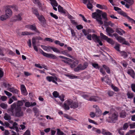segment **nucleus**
Segmentation results:
<instances>
[{
    "label": "nucleus",
    "mask_w": 135,
    "mask_h": 135,
    "mask_svg": "<svg viewBox=\"0 0 135 135\" xmlns=\"http://www.w3.org/2000/svg\"><path fill=\"white\" fill-rule=\"evenodd\" d=\"M16 104L14 103L11 106V108L8 109V112L11 115L15 117H20L23 115V113L21 110V107H16Z\"/></svg>",
    "instance_id": "obj_1"
},
{
    "label": "nucleus",
    "mask_w": 135,
    "mask_h": 135,
    "mask_svg": "<svg viewBox=\"0 0 135 135\" xmlns=\"http://www.w3.org/2000/svg\"><path fill=\"white\" fill-rule=\"evenodd\" d=\"M70 106L71 108H77L78 107V102L77 101H73L71 99H68L65 101L62 107L65 110H68L70 109Z\"/></svg>",
    "instance_id": "obj_2"
},
{
    "label": "nucleus",
    "mask_w": 135,
    "mask_h": 135,
    "mask_svg": "<svg viewBox=\"0 0 135 135\" xmlns=\"http://www.w3.org/2000/svg\"><path fill=\"white\" fill-rule=\"evenodd\" d=\"M109 117L107 120L108 122L110 123L114 122L117 120L118 118V113L113 110H110L109 114Z\"/></svg>",
    "instance_id": "obj_3"
},
{
    "label": "nucleus",
    "mask_w": 135,
    "mask_h": 135,
    "mask_svg": "<svg viewBox=\"0 0 135 135\" xmlns=\"http://www.w3.org/2000/svg\"><path fill=\"white\" fill-rule=\"evenodd\" d=\"M81 96L84 99L90 101L96 102L100 100L101 99L98 97L95 96H91L89 93L83 92L81 94Z\"/></svg>",
    "instance_id": "obj_4"
},
{
    "label": "nucleus",
    "mask_w": 135,
    "mask_h": 135,
    "mask_svg": "<svg viewBox=\"0 0 135 135\" xmlns=\"http://www.w3.org/2000/svg\"><path fill=\"white\" fill-rule=\"evenodd\" d=\"M100 36L102 39L106 40L108 42L109 44L112 45H113L114 44V41L112 39L108 38L102 33H100Z\"/></svg>",
    "instance_id": "obj_5"
},
{
    "label": "nucleus",
    "mask_w": 135,
    "mask_h": 135,
    "mask_svg": "<svg viewBox=\"0 0 135 135\" xmlns=\"http://www.w3.org/2000/svg\"><path fill=\"white\" fill-rule=\"evenodd\" d=\"M4 85L5 87L7 88V90L9 91L12 92L13 93L17 94L18 90H17L12 87H11V85L8 84H4Z\"/></svg>",
    "instance_id": "obj_6"
},
{
    "label": "nucleus",
    "mask_w": 135,
    "mask_h": 135,
    "mask_svg": "<svg viewBox=\"0 0 135 135\" xmlns=\"http://www.w3.org/2000/svg\"><path fill=\"white\" fill-rule=\"evenodd\" d=\"M88 65V63L87 62H84L83 65L80 64L78 65L77 68L74 69V70L75 71H77L80 70H84L87 68Z\"/></svg>",
    "instance_id": "obj_7"
},
{
    "label": "nucleus",
    "mask_w": 135,
    "mask_h": 135,
    "mask_svg": "<svg viewBox=\"0 0 135 135\" xmlns=\"http://www.w3.org/2000/svg\"><path fill=\"white\" fill-rule=\"evenodd\" d=\"M102 12V11L99 9H97L96 12L92 13V17L93 18L96 19L99 18H100L101 17V15Z\"/></svg>",
    "instance_id": "obj_8"
},
{
    "label": "nucleus",
    "mask_w": 135,
    "mask_h": 135,
    "mask_svg": "<svg viewBox=\"0 0 135 135\" xmlns=\"http://www.w3.org/2000/svg\"><path fill=\"white\" fill-rule=\"evenodd\" d=\"M46 79L49 82H50L52 81L55 84H58L56 82L58 80V78L56 76H47L46 77Z\"/></svg>",
    "instance_id": "obj_9"
},
{
    "label": "nucleus",
    "mask_w": 135,
    "mask_h": 135,
    "mask_svg": "<svg viewBox=\"0 0 135 135\" xmlns=\"http://www.w3.org/2000/svg\"><path fill=\"white\" fill-rule=\"evenodd\" d=\"M40 52L44 56L47 57L51 58L53 59H56V56L52 54H48L44 52L42 50H41Z\"/></svg>",
    "instance_id": "obj_10"
},
{
    "label": "nucleus",
    "mask_w": 135,
    "mask_h": 135,
    "mask_svg": "<svg viewBox=\"0 0 135 135\" xmlns=\"http://www.w3.org/2000/svg\"><path fill=\"white\" fill-rule=\"evenodd\" d=\"M92 38L96 42H98L100 46L103 45V44L100 40V37L98 36L95 34L92 35Z\"/></svg>",
    "instance_id": "obj_11"
},
{
    "label": "nucleus",
    "mask_w": 135,
    "mask_h": 135,
    "mask_svg": "<svg viewBox=\"0 0 135 135\" xmlns=\"http://www.w3.org/2000/svg\"><path fill=\"white\" fill-rule=\"evenodd\" d=\"M106 31L107 35L110 37L113 36V35L112 33H113L114 32V30L110 27H108L106 28Z\"/></svg>",
    "instance_id": "obj_12"
},
{
    "label": "nucleus",
    "mask_w": 135,
    "mask_h": 135,
    "mask_svg": "<svg viewBox=\"0 0 135 135\" xmlns=\"http://www.w3.org/2000/svg\"><path fill=\"white\" fill-rule=\"evenodd\" d=\"M32 1L34 3L38 4L41 10H43L45 9V7L43 4H41L39 0H32Z\"/></svg>",
    "instance_id": "obj_13"
},
{
    "label": "nucleus",
    "mask_w": 135,
    "mask_h": 135,
    "mask_svg": "<svg viewBox=\"0 0 135 135\" xmlns=\"http://www.w3.org/2000/svg\"><path fill=\"white\" fill-rule=\"evenodd\" d=\"M21 89L22 94L25 95H27V92L25 85H21Z\"/></svg>",
    "instance_id": "obj_14"
},
{
    "label": "nucleus",
    "mask_w": 135,
    "mask_h": 135,
    "mask_svg": "<svg viewBox=\"0 0 135 135\" xmlns=\"http://www.w3.org/2000/svg\"><path fill=\"white\" fill-rule=\"evenodd\" d=\"M51 1V3L53 9L55 11H57V8L55 7L58 6V4L55 0H50Z\"/></svg>",
    "instance_id": "obj_15"
},
{
    "label": "nucleus",
    "mask_w": 135,
    "mask_h": 135,
    "mask_svg": "<svg viewBox=\"0 0 135 135\" xmlns=\"http://www.w3.org/2000/svg\"><path fill=\"white\" fill-rule=\"evenodd\" d=\"M101 80L103 82L104 81L109 85H110L111 83L110 80L108 77L106 76H105L104 78H102Z\"/></svg>",
    "instance_id": "obj_16"
},
{
    "label": "nucleus",
    "mask_w": 135,
    "mask_h": 135,
    "mask_svg": "<svg viewBox=\"0 0 135 135\" xmlns=\"http://www.w3.org/2000/svg\"><path fill=\"white\" fill-rule=\"evenodd\" d=\"M64 75L71 79H78L79 78L78 76L74 75L72 74H65Z\"/></svg>",
    "instance_id": "obj_17"
},
{
    "label": "nucleus",
    "mask_w": 135,
    "mask_h": 135,
    "mask_svg": "<svg viewBox=\"0 0 135 135\" xmlns=\"http://www.w3.org/2000/svg\"><path fill=\"white\" fill-rule=\"evenodd\" d=\"M5 15L8 18L10 17L12 15V11L11 9H7L6 11Z\"/></svg>",
    "instance_id": "obj_18"
},
{
    "label": "nucleus",
    "mask_w": 135,
    "mask_h": 135,
    "mask_svg": "<svg viewBox=\"0 0 135 135\" xmlns=\"http://www.w3.org/2000/svg\"><path fill=\"white\" fill-rule=\"evenodd\" d=\"M41 46L42 49L45 51L48 52L51 51V47L50 46H46L44 45H41Z\"/></svg>",
    "instance_id": "obj_19"
},
{
    "label": "nucleus",
    "mask_w": 135,
    "mask_h": 135,
    "mask_svg": "<svg viewBox=\"0 0 135 135\" xmlns=\"http://www.w3.org/2000/svg\"><path fill=\"white\" fill-rule=\"evenodd\" d=\"M96 6L98 8L101 9H104L106 10L107 9V7L104 4L102 5L99 4H97L96 5Z\"/></svg>",
    "instance_id": "obj_20"
},
{
    "label": "nucleus",
    "mask_w": 135,
    "mask_h": 135,
    "mask_svg": "<svg viewBox=\"0 0 135 135\" xmlns=\"http://www.w3.org/2000/svg\"><path fill=\"white\" fill-rule=\"evenodd\" d=\"M62 61L68 65H70L71 64V62H74V60L70 59L67 58L65 60H62Z\"/></svg>",
    "instance_id": "obj_21"
},
{
    "label": "nucleus",
    "mask_w": 135,
    "mask_h": 135,
    "mask_svg": "<svg viewBox=\"0 0 135 135\" xmlns=\"http://www.w3.org/2000/svg\"><path fill=\"white\" fill-rule=\"evenodd\" d=\"M116 32L120 35H123V34L125 33V32L121 29L117 28L115 30Z\"/></svg>",
    "instance_id": "obj_22"
},
{
    "label": "nucleus",
    "mask_w": 135,
    "mask_h": 135,
    "mask_svg": "<svg viewBox=\"0 0 135 135\" xmlns=\"http://www.w3.org/2000/svg\"><path fill=\"white\" fill-rule=\"evenodd\" d=\"M37 17L39 21L41 22H44L45 21V19L44 16L42 15H38Z\"/></svg>",
    "instance_id": "obj_23"
},
{
    "label": "nucleus",
    "mask_w": 135,
    "mask_h": 135,
    "mask_svg": "<svg viewBox=\"0 0 135 135\" xmlns=\"http://www.w3.org/2000/svg\"><path fill=\"white\" fill-rule=\"evenodd\" d=\"M17 124L16 122H14L13 124V126L9 127V128L11 129H16L17 131L18 130V128L17 127Z\"/></svg>",
    "instance_id": "obj_24"
},
{
    "label": "nucleus",
    "mask_w": 135,
    "mask_h": 135,
    "mask_svg": "<svg viewBox=\"0 0 135 135\" xmlns=\"http://www.w3.org/2000/svg\"><path fill=\"white\" fill-rule=\"evenodd\" d=\"M26 27L27 28L32 30H35L36 29L35 25H28L26 26Z\"/></svg>",
    "instance_id": "obj_25"
},
{
    "label": "nucleus",
    "mask_w": 135,
    "mask_h": 135,
    "mask_svg": "<svg viewBox=\"0 0 135 135\" xmlns=\"http://www.w3.org/2000/svg\"><path fill=\"white\" fill-rule=\"evenodd\" d=\"M102 114V111L100 109L95 110V116L97 117H99Z\"/></svg>",
    "instance_id": "obj_26"
},
{
    "label": "nucleus",
    "mask_w": 135,
    "mask_h": 135,
    "mask_svg": "<svg viewBox=\"0 0 135 135\" xmlns=\"http://www.w3.org/2000/svg\"><path fill=\"white\" fill-rule=\"evenodd\" d=\"M78 61H74V62H71V64L70 65V67L71 68H73L75 66L78 65Z\"/></svg>",
    "instance_id": "obj_27"
},
{
    "label": "nucleus",
    "mask_w": 135,
    "mask_h": 135,
    "mask_svg": "<svg viewBox=\"0 0 135 135\" xmlns=\"http://www.w3.org/2000/svg\"><path fill=\"white\" fill-rule=\"evenodd\" d=\"M8 17L5 15H1L0 16V20L2 21H4L7 20Z\"/></svg>",
    "instance_id": "obj_28"
},
{
    "label": "nucleus",
    "mask_w": 135,
    "mask_h": 135,
    "mask_svg": "<svg viewBox=\"0 0 135 135\" xmlns=\"http://www.w3.org/2000/svg\"><path fill=\"white\" fill-rule=\"evenodd\" d=\"M58 11L59 12L63 13H65L66 12L65 10L63 9L62 7L59 5L58 7Z\"/></svg>",
    "instance_id": "obj_29"
},
{
    "label": "nucleus",
    "mask_w": 135,
    "mask_h": 135,
    "mask_svg": "<svg viewBox=\"0 0 135 135\" xmlns=\"http://www.w3.org/2000/svg\"><path fill=\"white\" fill-rule=\"evenodd\" d=\"M127 73L130 75L133 78H134V71L132 69H129L127 71Z\"/></svg>",
    "instance_id": "obj_30"
},
{
    "label": "nucleus",
    "mask_w": 135,
    "mask_h": 135,
    "mask_svg": "<svg viewBox=\"0 0 135 135\" xmlns=\"http://www.w3.org/2000/svg\"><path fill=\"white\" fill-rule=\"evenodd\" d=\"M22 19V18L20 14L16 15L14 17V20L15 21H20Z\"/></svg>",
    "instance_id": "obj_31"
},
{
    "label": "nucleus",
    "mask_w": 135,
    "mask_h": 135,
    "mask_svg": "<svg viewBox=\"0 0 135 135\" xmlns=\"http://www.w3.org/2000/svg\"><path fill=\"white\" fill-rule=\"evenodd\" d=\"M102 133L104 135H112L110 133L106 131L103 129H102Z\"/></svg>",
    "instance_id": "obj_32"
},
{
    "label": "nucleus",
    "mask_w": 135,
    "mask_h": 135,
    "mask_svg": "<svg viewBox=\"0 0 135 135\" xmlns=\"http://www.w3.org/2000/svg\"><path fill=\"white\" fill-rule=\"evenodd\" d=\"M124 38L122 37L119 36L117 38V40L120 42L122 43L124 41Z\"/></svg>",
    "instance_id": "obj_33"
},
{
    "label": "nucleus",
    "mask_w": 135,
    "mask_h": 135,
    "mask_svg": "<svg viewBox=\"0 0 135 135\" xmlns=\"http://www.w3.org/2000/svg\"><path fill=\"white\" fill-rule=\"evenodd\" d=\"M105 25L106 26H110L111 27H113L114 25V24L112 23L111 21L105 22Z\"/></svg>",
    "instance_id": "obj_34"
},
{
    "label": "nucleus",
    "mask_w": 135,
    "mask_h": 135,
    "mask_svg": "<svg viewBox=\"0 0 135 135\" xmlns=\"http://www.w3.org/2000/svg\"><path fill=\"white\" fill-rule=\"evenodd\" d=\"M120 117L121 118H124L126 116V113L125 112L122 110L120 114Z\"/></svg>",
    "instance_id": "obj_35"
},
{
    "label": "nucleus",
    "mask_w": 135,
    "mask_h": 135,
    "mask_svg": "<svg viewBox=\"0 0 135 135\" xmlns=\"http://www.w3.org/2000/svg\"><path fill=\"white\" fill-rule=\"evenodd\" d=\"M4 118L5 120H8L11 119V117L9 115L6 113L4 114Z\"/></svg>",
    "instance_id": "obj_36"
},
{
    "label": "nucleus",
    "mask_w": 135,
    "mask_h": 135,
    "mask_svg": "<svg viewBox=\"0 0 135 135\" xmlns=\"http://www.w3.org/2000/svg\"><path fill=\"white\" fill-rule=\"evenodd\" d=\"M51 49L53 51L57 53H60V51L57 48L54 47H51Z\"/></svg>",
    "instance_id": "obj_37"
},
{
    "label": "nucleus",
    "mask_w": 135,
    "mask_h": 135,
    "mask_svg": "<svg viewBox=\"0 0 135 135\" xmlns=\"http://www.w3.org/2000/svg\"><path fill=\"white\" fill-rule=\"evenodd\" d=\"M23 105V103L22 101L18 100L17 101L16 105H17V107H20L22 106Z\"/></svg>",
    "instance_id": "obj_38"
},
{
    "label": "nucleus",
    "mask_w": 135,
    "mask_h": 135,
    "mask_svg": "<svg viewBox=\"0 0 135 135\" xmlns=\"http://www.w3.org/2000/svg\"><path fill=\"white\" fill-rule=\"evenodd\" d=\"M101 15L103 18L105 20H108L107 18V14L105 12H102Z\"/></svg>",
    "instance_id": "obj_39"
},
{
    "label": "nucleus",
    "mask_w": 135,
    "mask_h": 135,
    "mask_svg": "<svg viewBox=\"0 0 135 135\" xmlns=\"http://www.w3.org/2000/svg\"><path fill=\"white\" fill-rule=\"evenodd\" d=\"M96 20L98 22V23L101 25L103 24V22L102 20V18L101 17L100 18H99L96 19Z\"/></svg>",
    "instance_id": "obj_40"
},
{
    "label": "nucleus",
    "mask_w": 135,
    "mask_h": 135,
    "mask_svg": "<svg viewBox=\"0 0 135 135\" xmlns=\"http://www.w3.org/2000/svg\"><path fill=\"white\" fill-rule=\"evenodd\" d=\"M6 51V50L3 48L0 49V55L2 56H4V53Z\"/></svg>",
    "instance_id": "obj_41"
},
{
    "label": "nucleus",
    "mask_w": 135,
    "mask_h": 135,
    "mask_svg": "<svg viewBox=\"0 0 135 135\" xmlns=\"http://www.w3.org/2000/svg\"><path fill=\"white\" fill-rule=\"evenodd\" d=\"M33 33H31L27 31H25L22 32L21 33V35H32Z\"/></svg>",
    "instance_id": "obj_42"
},
{
    "label": "nucleus",
    "mask_w": 135,
    "mask_h": 135,
    "mask_svg": "<svg viewBox=\"0 0 135 135\" xmlns=\"http://www.w3.org/2000/svg\"><path fill=\"white\" fill-rule=\"evenodd\" d=\"M62 53L65 55H66L71 58L72 57L68 53L66 50H65L62 51Z\"/></svg>",
    "instance_id": "obj_43"
},
{
    "label": "nucleus",
    "mask_w": 135,
    "mask_h": 135,
    "mask_svg": "<svg viewBox=\"0 0 135 135\" xmlns=\"http://www.w3.org/2000/svg\"><path fill=\"white\" fill-rule=\"evenodd\" d=\"M0 106L3 109H6L7 108V105L5 103H2L1 104Z\"/></svg>",
    "instance_id": "obj_44"
},
{
    "label": "nucleus",
    "mask_w": 135,
    "mask_h": 135,
    "mask_svg": "<svg viewBox=\"0 0 135 135\" xmlns=\"http://www.w3.org/2000/svg\"><path fill=\"white\" fill-rule=\"evenodd\" d=\"M52 94L53 96L55 98L58 97L59 96V94L57 91H54Z\"/></svg>",
    "instance_id": "obj_45"
},
{
    "label": "nucleus",
    "mask_w": 135,
    "mask_h": 135,
    "mask_svg": "<svg viewBox=\"0 0 135 135\" xmlns=\"http://www.w3.org/2000/svg\"><path fill=\"white\" fill-rule=\"evenodd\" d=\"M32 11L33 14H34L37 17L39 13L37 9H34L32 10Z\"/></svg>",
    "instance_id": "obj_46"
},
{
    "label": "nucleus",
    "mask_w": 135,
    "mask_h": 135,
    "mask_svg": "<svg viewBox=\"0 0 135 135\" xmlns=\"http://www.w3.org/2000/svg\"><path fill=\"white\" fill-rule=\"evenodd\" d=\"M127 3L130 4V5H132L134 3L133 0H124Z\"/></svg>",
    "instance_id": "obj_47"
},
{
    "label": "nucleus",
    "mask_w": 135,
    "mask_h": 135,
    "mask_svg": "<svg viewBox=\"0 0 135 135\" xmlns=\"http://www.w3.org/2000/svg\"><path fill=\"white\" fill-rule=\"evenodd\" d=\"M114 9L115 11H117L119 14L122 11L121 9L118 7L114 6Z\"/></svg>",
    "instance_id": "obj_48"
},
{
    "label": "nucleus",
    "mask_w": 135,
    "mask_h": 135,
    "mask_svg": "<svg viewBox=\"0 0 135 135\" xmlns=\"http://www.w3.org/2000/svg\"><path fill=\"white\" fill-rule=\"evenodd\" d=\"M91 65L92 66L95 68L96 69H99V67L98 65L97 64L92 63Z\"/></svg>",
    "instance_id": "obj_49"
},
{
    "label": "nucleus",
    "mask_w": 135,
    "mask_h": 135,
    "mask_svg": "<svg viewBox=\"0 0 135 135\" xmlns=\"http://www.w3.org/2000/svg\"><path fill=\"white\" fill-rule=\"evenodd\" d=\"M57 134L58 135H65L64 133L58 129H57Z\"/></svg>",
    "instance_id": "obj_50"
},
{
    "label": "nucleus",
    "mask_w": 135,
    "mask_h": 135,
    "mask_svg": "<svg viewBox=\"0 0 135 135\" xmlns=\"http://www.w3.org/2000/svg\"><path fill=\"white\" fill-rule=\"evenodd\" d=\"M103 67L104 68V69L106 70L107 72L108 73H110V70L109 69V68L106 66L105 65H103Z\"/></svg>",
    "instance_id": "obj_51"
},
{
    "label": "nucleus",
    "mask_w": 135,
    "mask_h": 135,
    "mask_svg": "<svg viewBox=\"0 0 135 135\" xmlns=\"http://www.w3.org/2000/svg\"><path fill=\"white\" fill-rule=\"evenodd\" d=\"M120 53L122 56H123L124 57H126L127 56V53L124 51L121 52H120Z\"/></svg>",
    "instance_id": "obj_52"
},
{
    "label": "nucleus",
    "mask_w": 135,
    "mask_h": 135,
    "mask_svg": "<svg viewBox=\"0 0 135 135\" xmlns=\"http://www.w3.org/2000/svg\"><path fill=\"white\" fill-rule=\"evenodd\" d=\"M50 15L52 17L55 18L56 19H58V17L56 15L52 13H50Z\"/></svg>",
    "instance_id": "obj_53"
},
{
    "label": "nucleus",
    "mask_w": 135,
    "mask_h": 135,
    "mask_svg": "<svg viewBox=\"0 0 135 135\" xmlns=\"http://www.w3.org/2000/svg\"><path fill=\"white\" fill-rule=\"evenodd\" d=\"M82 31L83 32V33L84 35L85 36H86V35H87L88 34H89V31H87L84 29H83Z\"/></svg>",
    "instance_id": "obj_54"
},
{
    "label": "nucleus",
    "mask_w": 135,
    "mask_h": 135,
    "mask_svg": "<svg viewBox=\"0 0 135 135\" xmlns=\"http://www.w3.org/2000/svg\"><path fill=\"white\" fill-rule=\"evenodd\" d=\"M127 95L128 98H132L133 96V94L129 92H128Z\"/></svg>",
    "instance_id": "obj_55"
},
{
    "label": "nucleus",
    "mask_w": 135,
    "mask_h": 135,
    "mask_svg": "<svg viewBox=\"0 0 135 135\" xmlns=\"http://www.w3.org/2000/svg\"><path fill=\"white\" fill-rule=\"evenodd\" d=\"M83 3L84 4H86L88 2V3H93V0H83Z\"/></svg>",
    "instance_id": "obj_56"
},
{
    "label": "nucleus",
    "mask_w": 135,
    "mask_h": 135,
    "mask_svg": "<svg viewBox=\"0 0 135 135\" xmlns=\"http://www.w3.org/2000/svg\"><path fill=\"white\" fill-rule=\"evenodd\" d=\"M92 3H88L87 5V8L90 9H91L93 8V6L91 4Z\"/></svg>",
    "instance_id": "obj_57"
},
{
    "label": "nucleus",
    "mask_w": 135,
    "mask_h": 135,
    "mask_svg": "<svg viewBox=\"0 0 135 135\" xmlns=\"http://www.w3.org/2000/svg\"><path fill=\"white\" fill-rule=\"evenodd\" d=\"M119 46L120 45L119 44H117L114 47V48L117 51H120Z\"/></svg>",
    "instance_id": "obj_58"
},
{
    "label": "nucleus",
    "mask_w": 135,
    "mask_h": 135,
    "mask_svg": "<svg viewBox=\"0 0 135 135\" xmlns=\"http://www.w3.org/2000/svg\"><path fill=\"white\" fill-rule=\"evenodd\" d=\"M64 95L63 94H62L60 96H59L58 98H60V99L61 101L62 102H63L64 100Z\"/></svg>",
    "instance_id": "obj_59"
},
{
    "label": "nucleus",
    "mask_w": 135,
    "mask_h": 135,
    "mask_svg": "<svg viewBox=\"0 0 135 135\" xmlns=\"http://www.w3.org/2000/svg\"><path fill=\"white\" fill-rule=\"evenodd\" d=\"M4 92L6 94L8 97H11L12 95L11 93L7 91L4 90Z\"/></svg>",
    "instance_id": "obj_60"
},
{
    "label": "nucleus",
    "mask_w": 135,
    "mask_h": 135,
    "mask_svg": "<svg viewBox=\"0 0 135 135\" xmlns=\"http://www.w3.org/2000/svg\"><path fill=\"white\" fill-rule=\"evenodd\" d=\"M31 103L29 102H26L25 104V106L27 107H29L31 106Z\"/></svg>",
    "instance_id": "obj_61"
},
{
    "label": "nucleus",
    "mask_w": 135,
    "mask_h": 135,
    "mask_svg": "<svg viewBox=\"0 0 135 135\" xmlns=\"http://www.w3.org/2000/svg\"><path fill=\"white\" fill-rule=\"evenodd\" d=\"M36 38L33 37L32 39V45H36Z\"/></svg>",
    "instance_id": "obj_62"
},
{
    "label": "nucleus",
    "mask_w": 135,
    "mask_h": 135,
    "mask_svg": "<svg viewBox=\"0 0 135 135\" xmlns=\"http://www.w3.org/2000/svg\"><path fill=\"white\" fill-rule=\"evenodd\" d=\"M86 36V38L89 40H91L92 39V35H91L89 34Z\"/></svg>",
    "instance_id": "obj_63"
},
{
    "label": "nucleus",
    "mask_w": 135,
    "mask_h": 135,
    "mask_svg": "<svg viewBox=\"0 0 135 135\" xmlns=\"http://www.w3.org/2000/svg\"><path fill=\"white\" fill-rule=\"evenodd\" d=\"M23 135H31L30 132L29 130H27Z\"/></svg>",
    "instance_id": "obj_64"
}]
</instances>
